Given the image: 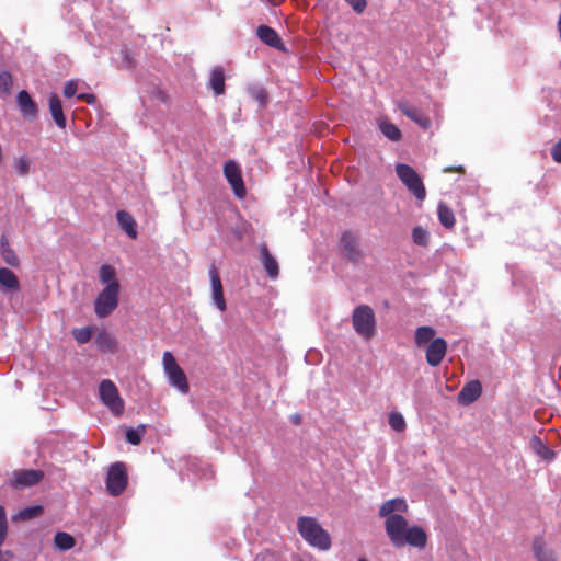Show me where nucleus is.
I'll use <instances>...</instances> for the list:
<instances>
[{"label":"nucleus","mask_w":561,"mask_h":561,"mask_svg":"<svg viewBox=\"0 0 561 561\" xmlns=\"http://www.w3.org/2000/svg\"><path fill=\"white\" fill-rule=\"evenodd\" d=\"M208 87L215 92V95L224 94L226 84L224 83V68L216 66L210 72V80H208Z\"/></svg>","instance_id":"obj_23"},{"label":"nucleus","mask_w":561,"mask_h":561,"mask_svg":"<svg viewBox=\"0 0 561 561\" xmlns=\"http://www.w3.org/2000/svg\"><path fill=\"white\" fill-rule=\"evenodd\" d=\"M44 473L42 470L19 469L13 471V477L9 480V486L13 489H27L37 485L43 481Z\"/></svg>","instance_id":"obj_9"},{"label":"nucleus","mask_w":561,"mask_h":561,"mask_svg":"<svg viewBox=\"0 0 561 561\" xmlns=\"http://www.w3.org/2000/svg\"><path fill=\"white\" fill-rule=\"evenodd\" d=\"M283 0H276V2H282Z\"/></svg>","instance_id":"obj_52"},{"label":"nucleus","mask_w":561,"mask_h":561,"mask_svg":"<svg viewBox=\"0 0 561 561\" xmlns=\"http://www.w3.org/2000/svg\"><path fill=\"white\" fill-rule=\"evenodd\" d=\"M357 561H367V560H366V559H364V558H359V560H357Z\"/></svg>","instance_id":"obj_51"},{"label":"nucleus","mask_w":561,"mask_h":561,"mask_svg":"<svg viewBox=\"0 0 561 561\" xmlns=\"http://www.w3.org/2000/svg\"><path fill=\"white\" fill-rule=\"evenodd\" d=\"M12 558L10 551H0V561H9Z\"/></svg>","instance_id":"obj_47"},{"label":"nucleus","mask_w":561,"mask_h":561,"mask_svg":"<svg viewBox=\"0 0 561 561\" xmlns=\"http://www.w3.org/2000/svg\"><path fill=\"white\" fill-rule=\"evenodd\" d=\"M43 514V506L41 505H32L27 506L24 510H21L18 512V515L13 516V520H31L33 518H36Z\"/></svg>","instance_id":"obj_29"},{"label":"nucleus","mask_w":561,"mask_h":561,"mask_svg":"<svg viewBox=\"0 0 561 561\" xmlns=\"http://www.w3.org/2000/svg\"><path fill=\"white\" fill-rule=\"evenodd\" d=\"M352 327H354L357 336L369 341L377 333V320L375 313L368 305H359L352 312Z\"/></svg>","instance_id":"obj_3"},{"label":"nucleus","mask_w":561,"mask_h":561,"mask_svg":"<svg viewBox=\"0 0 561 561\" xmlns=\"http://www.w3.org/2000/svg\"><path fill=\"white\" fill-rule=\"evenodd\" d=\"M73 339L77 343L87 344L90 341V328H75Z\"/></svg>","instance_id":"obj_36"},{"label":"nucleus","mask_w":561,"mask_h":561,"mask_svg":"<svg viewBox=\"0 0 561 561\" xmlns=\"http://www.w3.org/2000/svg\"><path fill=\"white\" fill-rule=\"evenodd\" d=\"M437 218H439V224H442L445 229H453V227H455V214H453L450 207L443 204V202L437 205Z\"/></svg>","instance_id":"obj_24"},{"label":"nucleus","mask_w":561,"mask_h":561,"mask_svg":"<svg viewBox=\"0 0 561 561\" xmlns=\"http://www.w3.org/2000/svg\"><path fill=\"white\" fill-rule=\"evenodd\" d=\"M0 287L9 291L19 290V278L8 267H0Z\"/></svg>","instance_id":"obj_22"},{"label":"nucleus","mask_w":561,"mask_h":561,"mask_svg":"<svg viewBox=\"0 0 561 561\" xmlns=\"http://www.w3.org/2000/svg\"><path fill=\"white\" fill-rule=\"evenodd\" d=\"M379 130H381V134L386 136L391 141H399L400 140V130L397 127V125L389 123V122H381L379 123Z\"/></svg>","instance_id":"obj_30"},{"label":"nucleus","mask_w":561,"mask_h":561,"mask_svg":"<svg viewBox=\"0 0 561 561\" xmlns=\"http://www.w3.org/2000/svg\"><path fill=\"white\" fill-rule=\"evenodd\" d=\"M530 448H533V453L537 454L542 460L550 461L553 458V451H551L538 436L530 438Z\"/></svg>","instance_id":"obj_25"},{"label":"nucleus","mask_w":561,"mask_h":561,"mask_svg":"<svg viewBox=\"0 0 561 561\" xmlns=\"http://www.w3.org/2000/svg\"><path fill=\"white\" fill-rule=\"evenodd\" d=\"M99 280L101 284H111L116 280V271L108 264H103L99 267Z\"/></svg>","instance_id":"obj_32"},{"label":"nucleus","mask_w":561,"mask_h":561,"mask_svg":"<svg viewBox=\"0 0 561 561\" xmlns=\"http://www.w3.org/2000/svg\"><path fill=\"white\" fill-rule=\"evenodd\" d=\"M225 179L228 184H230V188L234 192L238 198L245 197V186L243 185V180L241 179V170H239V165L236 161L229 160L225 163Z\"/></svg>","instance_id":"obj_10"},{"label":"nucleus","mask_w":561,"mask_h":561,"mask_svg":"<svg viewBox=\"0 0 561 561\" xmlns=\"http://www.w3.org/2000/svg\"><path fill=\"white\" fill-rule=\"evenodd\" d=\"M398 108L399 112H401V115L410 118L411 122L420 125L421 128H431V118L423 114L417 107H414L405 102H401L398 104Z\"/></svg>","instance_id":"obj_14"},{"label":"nucleus","mask_w":561,"mask_h":561,"mask_svg":"<svg viewBox=\"0 0 561 561\" xmlns=\"http://www.w3.org/2000/svg\"><path fill=\"white\" fill-rule=\"evenodd\" d=\"M49 113H51L53 122L57 127L65 129L66 127V118L62 113V104H60V100L56 94H51L49 96Z\"/></svg>","instance_id":"obj_19"},{"label":"nucleus","mask_w":561,"mask_h":561,"mask_svg":"<svg viewBox=\"0 0 561 561\" xmlns=\"http://www.w3.org/2000/svg\"><path fill=\"white\" fill-rule=\"evenodd\" d=\"M121 56H123V61H121V67L131 70L134 69V58H131V53L127 48L121 50Z\"/></svg>","instance_id":"obj_39"},{"label":"nucleus","mask_w":561,"mask_h":561,"mask_svg":"<svg viewBox=\"0 0 561 561\" xmlns=\"http://www.w3.org/2000/svg\"><path fill=\"white\" fill-rule=\"evenodd\" d=\"M291 423L299 425L301 423V416L298 414L291 415Z\"/></svg>","instance_id":"obj_48"},{"label":"nucleus","mask_w":561,"mask_h":561,"mask_svg":"<svg viewBox=\"0 0 561 561\" xmlns=\"http://www.w3.org/2000/svg\"><path fill=\"white\" fill-rule=\"evenodd\" d=\"M446 354V342L443 337H435L425 348V362L432 367H437Z\"/></svg>","instance_id":"obj_13"},{"label":"nucleus","mask_w":561,"mask_h":561,"mask_svg":"<svg viewBox=\"0 0 561 561\" xmlns=\"http://www.w3.org/2000/svg\"><path fill=\"white\" fill-rule=\"evenodd\" d=\"M356 13H362L367 7L366 0H345Z\"/></svg>","instance_id":"obj_42"},{"label":"nucleus","mask_w":561,"mask_h":561,"mask_svg":"<svg viewBox=\"0 0 561 561\" xmlns=\"http://www.w3.org/2000/svg\"><path fill=\"white\" fill-rule=\"evenodd\" d=\"M12 87V77L8 71L0 72V93L9 95L10 88Z\"/></svg>","instance_id":"obj_35"},{"label":"nucleus","mask_w":561,"mask_h":561,"mask_svg":"<svg viewBox=\"0 0 561 561\" xmlns=\"http://www.w3.org/2000/svg\"><path fill=\"white\" fill-rule=\"evenodd\" d=\"M481 392L482 386H480V381L472 380L461 388V391L457 394V400H459V403L468 405L476 402Z\"/></svg>","instance_id":"obj_17"},{"label":"nucleus","mask_w":561,"mask_h":561,"mask_svg":"<svg viewBox=\"0 0 561 561\" xmlns=\"http://www.w3.org/2000/svg\"><path fill=\"white\" fill-rule=\"evenodd\" d=\"M443 172H445V173H458V174H463V173H465V167H462V165H457V167H445V169H443Z\"/></svg>","instance_id":"obj_46"},{"label":"nucleus","mask_w":561,"mask_h":561,"mask_svg":"<svg viewBox=\"0 0 561 561\" xmlns=\"http://www.w3.org/2000/svg\"><path fill=\"white\" fill-rule=\"evenodd\" d=\"M411 240H413V243L417 244V247L425 248L428 245V231L417 226L411 230Z\"/></svg>","instance_id":"obj_31"},{"label":"nucleus","mask_w":561,"mask_h":561,"mask_svg":"<svg viewBox=\"0 0 561 561\" xmlns=\"http://www.w3.org/2000/svg\"><path fill=\"white\" fill-rule=\"evenodd\" d=\"M298 534H300L304 541L308 542L312 548H317L321 551H327L331 548L329 534L317 523V519L312 517L302 516L298 518Z\"/></svg>","instance_id":"obj_2"},{"label":"nucleus","mask_w":561,"mask_h":561,"mask_svg":"<svg viewBox=\"0 0 561 561\" xmlns=\"http://www.w3.org/2000/svg\"><path fill=\"white\" fill-rule=\"evenodd\" d=\"M99 398L115 416H119L124 411V402L117 394L116 386L112 380L105 379L99 383Z\"/></svg>","instance_id":"obj_7"},{"label":"nucleus","mask_w":561,"mask_h":561,"mask_svg":"<svg viewBox=\"0 0 561 561\" xmlns=\"http://www.w3.org/2000/svg\"><path fill=\"white\" fill-rule=\"evenodd\" d=\"M53 543H55V548L68 551L75 547V538L66 533H57L53 537Z\"/></svg>","instance_id":"obj_27"},{"label":"nucleus","mask_w":561,"mask_h":561,"mask_svg":"<svg viewBox=\"0 0 561 561\" xmlns=\"http://www.w3.org/2000/svg\"><path fill=\"white\" fill-rule=\"evenodd\" d=\"M0 161H2V150H0Z\"/></svg>","instance_id":"obj_50"},{"label":"nucleus","mask_w":561,"mask_h":561,"mask_svg":"<svg viewBox=\"0 0 561 561\" xmlns=\"http://www.w3.org/2000/svg\"><path fill=\"white\" fill-rule=\"evenodd\" d=\"M409 506L402 497L388 500L379 506V517L386 519V535L391 545L402 548L405 545L423 549L426 546V534L419 526H407V519L396 513H407Z\"/></svg>","instance_id":"obj_1"},{"label":"nucleus","mask_w":561,"mask_h":561,"mask_svg":"<svg viewBox=\"0 0 561 561\" xmlns=\"http://www.w3.org/2000/svg\"><path fill=\"white\" fill-rule=\"evenodd\" d=\"M550 158L554 163H561V140L550 147Z\"/></svg>","instance_id":"obj_41"},{"label":"nucleus","mask_w":561,"mask_h":561,"mask_svg":"<svg viewBox=\"0 0 561 561\" xmlns=\"http://www.w3.org/2000/svg\"><path fill=\"white\" fill-rule=\"evenodd\" d=\"M75 93H76V82L69 81V82L65 83V88H64L65 98L71 99L75 96Z\"/></svg>","instance_id":"obj_43"},{"label":"nucleus","mask_w":561,"mask_h":561,"mask_svg":"<svg viewBox=\"0 0 561 561\" xmlns=\"http://www.w3.org/2000/svg\"><path fill=\"white\" fill-rule=\"evenodd\" d=\"M95 345L103 352H116V339L105 330L99 331V333H96Z\"/></svg>","instance_id":"obj_20"},{"label":"nucleus","mask_w":561,"mask_h":561,"mask_svg":"<svg viewBox=\"0 0 561 561\" xmlns=\"http://www.w3.org/2000/svg\"><path fill=\"white\" fill-rule=\"evenodd\" d=\"M533 553H535L537 561H553V553L543 547L541 537L533 540Z\"/></svg>","instance_id":"obj_26"},{"label":"nucleus","mask_w":561,"mask_h":561,"mask_svg":"<svg viewBox=\"0 0 561 561\" xmlns=\"http://www.w3.org/2000/svg\"><path fill=\"white\" fill-rule=\"evenodd\" d=\"M256 35H277V33L267 25H260L256 30Z\"/></svg>","instance_id":"obj_45"},{"label":"nucleus","mask_w":561,"mask_h":561,"mask_svg":"<svg viewBox=\"0 0 561 561\" xmlns=\"http://www.w3.org/2000/svg\"><path fill=\"white\" fill-rule=\"evenodd\" d=\"M18 108H20L21 117L27 122H33L38 117V106L26 90L18 93Z\"/></svg>","instance_id":"obj_12"},{"label":"nucleus","mask_w":561,"mask_h":561,"mask_svg":"<svg viewBox=\"0 0 561 561\" xmlns=\"http://www.w3.org/2000/svg\"><path fill=\"white\" fill-rule=\"evenodd\" d=\"M558 28H559V33L561 35V14H560V19H559V22H558Z\"/></svg>","instance_id":"obj_49"},{"label":"nucleus","mask_w":561,"mask_h":561,"mask_svg":"<svg viewBox=\"0 0 561 561\" xmlns=\"http://www.w3.org/2000/svg\"><path fill=\"white\" fill-rule=\"evenodd\" d=\"M0 254L1 260L8 264V266L11 267H19V256H16V253H14V250H12L9 247V240L5 236H1L0 239Z\"/></svg>","instance_id":"obj_21"},{"label":"nucleus","mask_w":561,"mask_h":561,"mask_svg":"<svg viewBox=\"0 0 561 561\" xmlns=\"http://www.w3.org/2000/svg\"><path fill=\"white\" fill-rule=\"evenodd\" d=\"M7 538V514L4 513V508L0 505V546L4 543V539Z\"/></svg>","instance_id":"obj_38"},{"label":"nucleus","mask_w":561,"mask_h":561,"mask_svg":"<svg viewBox=\"0 0 561 561\" xmlns=\"http://www.w3.org/2000/svg\"><path fill=\"white\" fill-rule=\"evenodd\" d=\"M128 478L126 477V467L122 462H115L108 467L107 480H105V486H107V493L111 496H117L126 489Z\"/></svg>","instance_id":"obj_8"},{"label":"nucleus","mask_w":561,"mask_h":561,"mask_svg":"<svg viewBox=\"0 0 561 561\" xmlns=\"http://www.w3.org/2000/svg\"><path fill=\"white\" fill-rule=\"evenodd\" d=\"M77 100L85 103V104H89V105H93L94 102H96V98L94 96V94L92 93H80V94H77Z\"/></svg>","instance_id":"obj_44"},{"label":"nucleus","mask_w":561,"mask_h":561,"mask_svg":"<svg viewBox=\"0 0 561 561\" xmlns=\"http://www.w3.org/2000/svg\"><path fill=\"white\" fill-rule=\"evenodd\" d=\"M260 263H262V267H264V272L268 275L270 279H276L279 276V265L277 264V260L273 255H271L270 250L265 243L260 244Z\"/></svg>","instance_id":"obj_15"},{"label":"nucleus","mask_w":561,"mask_h":561,"mask_svg":"<svg viewBox=\"0 0 561 561\" xmlns=\"http://www.w3.org/2000/svg\"><path fill=\"white\" fill-rule=\"evenodd\" d=\"M396 174H398L399 181L405 185V188L410 191V194L413 195V197L417 198L420 202L424 201L426 191H424L421 176H419L411 165L399 163L396 165Z\"/></svg>","instance_id":"obj_5"},{"label":"nucleus","mask_w":561,"mask_h":561,"mask_svg":"<svg viewBox=\"0 0 561 561\" xmlns=\"http://www.w3.org/2000/svg\"><path fill=\"white\" fill-rule=\"evenodd\" d=\"M146 433V426L145 425H138L136 428H128L127 430V442L128 444L133 446H138L139 442L141 440V437Z\"/></svg>","instance_id":"obj_33"},{"label":"nucleus","mask_w":561,"mask_h":561,"mask_svg":"<svg viewBox=\"0 0 561 561\" xmlns=\"http://www.w3.org/2000/svg\"><path fill=\"white\" fill-rule=\"evenodd\" d=\"M434 329L432 327L423 325L415 329V345L422 346L431 343L434 339Z\"/></svg>","instance_id":"obj_28"},{"label":"nucleus","mask_w":561,"mask_h":561,"mask_svg":"<svg viewBox=\"0 0 561 561\" xmlns=\"http://www.w3.org/2000/svg\"><path fill=\"white\" fill-rule=\"evenodd\" d=\"M208 275H210V285H213V300H215V306L220 312H225L226 300L224 299V288H221V280H219L216 266H210Z\"/></svg>","instance_id":"obj_16"},{"label":"nucleus","mask_w":561,"mask_h":561,"mask_svg":"<svg viewBox=\"0 0 561 561\" xmlns=\"http://www.w3.org/2000/svg\"><path fill=\"white\" fill-rule=\"evenodd\" d=\"M116 224H118L121 229L125 230L128 238L136 239L138 236V232L136 231V221H134V218H131L127 211H116Z\"/></svg>","instance_id":"obj_18"},{"label":"nucleus","mask_w":561,"mask_h":561,"mask_svg":"<svg viewBox=\"0 0 561 561\" xmlns=\"http://www.w3.org/2000/svg\"><path fill=\"white\" fill-rule=\"evenodd\" d=\"M262 39V43L264 45L275 48L278 51L287 53V49H285V46L283 45L282 37H260Z\"/></svg>","instance_id":"obj_37"},{"label":"nucleus","mask_w":561,"mask_h":561,"mask_svg":"<svg viewBox=\"0 0 561 561\" xmlns=\"http://www.w3.org/2000/svg\"><path fill=\"white\" fill-rule=\"evenodd\" d=\"M388 423L389 427H391V430L398 433H402L404 431V427H407L404 419H402V415H400L398 411L389 413Z\"/></svg>","instance_id":"obj_34"},{"label":"nucleus","mask_w":561,"mask_h":561,"mask_svg":"<svg viewBox=\"0 0 561 561\" xmlns=\"http://www.w3.org/2000/svg\"><path fill=\"white\" fill-rule=\"evenodd\" d=\"M117 291H119V284L113 282L105 286L95 298V314L99 319H105L117 307Z\"/></svg>","instance_id":"obj_6"},{"label":"nucleus","mask_w":561,"mask_h":561,"mask_svg":"<svg viewBox=\"0 0 561 561\" xmlns=\"http://www.w3.org/2000/svg\"><path fill=\"white\" fill-rule=\"evenodd\" d=\"M162 370H164V375H167L169 383L176 388L179 392L186 394L187 391H190V386L187 385L185 374H183L182 368L178 365L172 356V353L169 351L162 353Z\"/></svg>","instance_id":"obj_4"},{"label":"nucleus","mask_w":561,"mask_h":561,"mask_svg":"<svg viewBox=\"0 0 561 561\" xmlns=\"http://www.w3.org/2000/svg\"><path fill=\"white\" fill-rule=\"evenodd\" d=\"M15 171H18L20 176H26V174H28V160L25 158L15 160Z\"/></svg>","instance_id":"obj_40"},{"label":"nucleus","mask_w":561,"mask_h":561,"mask_svg":"<svg viewBox=\"0 0 561 561\" xmlns=\"http://www.w3.org/2000/svg\"><path fill=\"white\" fill-rule=\"evenodd\" d=\"M340 249L345 260L357 263L363 257V252L358 248V237L353 231H344L340 238Z\"/></svg>","instance_id":"obj_11"}]
</instances>
